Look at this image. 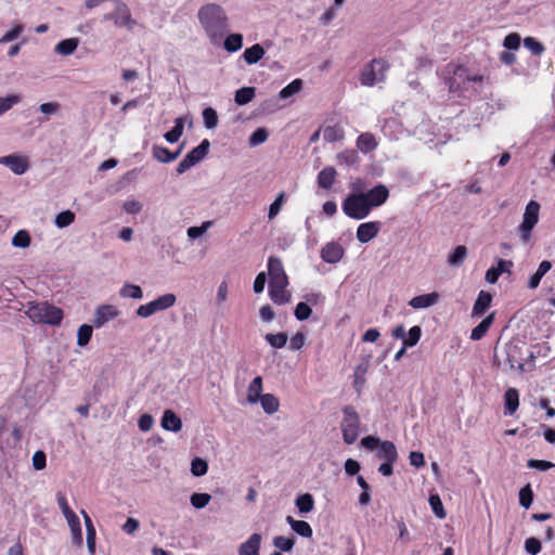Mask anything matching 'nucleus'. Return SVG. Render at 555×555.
Instances as JSON below:
<instances>
[{
    "label": "nucleus",
    "instance_id": "obj_1",
    "mask_svg": "<svg viewBox=\"0 0 555 555\" xmlns=\"http://www.w3.org/2000/svg\"><path fill=\"white\" fill-rule=\"evenodd\" d=\"M441 76L451 96L459 99L479 96L482 93L483 85L488 82L485 75L455 63L447 64Z\"/></svg>",
    "mask_w": 555,
    "mask_h": 555
},
{
    "label": "nucleus",
    "instance_id": "obj_2",
    "mask_svg": "<svg viewBox=\"0 0 555 555\" xmlns=\"http://www.w3.org/2000/svg\"><path fill=\"white\" fill-rule=\"evenodd\" d=\"M197 18L209 41L219 44L230 26L224 9L217 3L205 4L199 8Z\"/></svg>",
    "mask_w": 555,
    "mask_h": 555
},
{
    "label": "nucleus",
    "instance_id": "obj_3",
    "mask_svg": "<svg viewBox=\"0 0 555 555\" xmlns=\"http://www.w3.org/2000/svg\"><path fill=\"white\" fill-rule=\"evenodd\" d=\"M26 313L33 321L50 325H59L63 320L62 309L47 301L36 304L30 302Z\"/></svg>",
    "mask_w": 555,
    "mask_h": 555
},
{
    "label": "nucleus",
    "instance_id": "obj_4",
    "mask_svg": "<svg viewBox=\"0 0 555 555\" xmlns=\"http://www.w3.org/2000/svg\"><path fill=\"white\" fill-rule=\"evenodd\" d=\"M361 446L369 451L376 450L375 456L383 462L398 461L397 448L391 441H382L378 437L366 436L361 439Z\"/></svg>",
    "mask_w": 555,
    "mask_h": 555
},
{
    "label": "nucleus",
    "instance_id": "obj_5",
    "mask_svg": "<svg viewBox=\"0 0 555 555\" xmlns=\"http://www.w3.org/2000/svg\"><path fill=\"white\" fill-rule=\"evenodd\" d=\"M389 69V64L383 59H374L365 64L361 70L360 81L361 85L373 87L376 83L383 82L386 79V73Z\"/></svg>",
    "mask_w": 555,
    "mask_h": 555
},
{
    "label": "nucleus",
    "instance_id": "obj_6",
    "mask_svg": "<svg viewBox=\"0 0 555 555\" xmlns=\"http://www.w3.org/2000/svg\"><path fill=\"white\" fill-rule=\"evenodd\" d=\"M341 208L347 217L354 220L365 219L372 211L361 192L348 194L343 201Z\"/></svg>",
    "mask_w": 555,
    "mask_h": 555
},
{
    "label": "nucleus",
    "instance_id": "obj_7",
    "mask_svg": "<svg viewBox=\"0 0 555 555\" xmlns=\"http://www.w3.org/2000/svg\"><path fill=\"white\" fill-rule=\"evenodd\" d=\"M341 433L345 443L352 444L359 437L360 417L353 406L347 405L343 409Z\"/></svg>",
    "mask_w": 555,
    "mask_h": 555
},
{
    "label": "nucleus",
    "instance_id": "obj_8",
    "mask_svg": "<svg viewBox=\"0 0 555 555\" xmlns=\"http://www.w3.org/2000/svg\"><path fill=\"white\" fill-rule=\"evenodd\" d=\"M540 204L537 201H530L525 208L522 221L518 227L519 236L522 243H528L531 238V232L539 222Z\"/></svg>",
    "mask_w": 555,
    "mask_h": 555
},
{
    "label": "nucleus",
    "instance_id": "obj_9",
    "mask_svg": "<svg viewBox=\"0 0 555 555\" xmlns=\"http://www.w3.org/2000/svg\"><path fill=\"white\" fill-rule=\"evenodd\" d=\"M176 302V295L172 293H166L147 304L139 306L138 309L135 310V314L139 318L146 319L157 312L165 311L173 307Z\"/></svg>",
    "mask_w": 555,
    "mask_h": 555
},
{
    "label": "nucleus",
    "instance_id": "obj_10",
    "mask_svg": "<svg viewBox=\"0 0 555 555\" xmlns=\"http://www.w3.org/2000/svg\"><path fill=\"white\" fill-rule=\"evenodd\" d=\"M104 21H113L117 27H125L128 30H132L137 25V22L131 17L128 5L124 2H118L113 12L103 15Z\"/></svg>",
    "mask_w": 555,
    "mask_h": 555
},
{
    "label": "nucleus",
    "instance_id": "obj_11",
    "mask_svg": "<svg viewBox=\"0 0 555 555\" xmlns=\"http://www.w3.org/2000/svg\"><path fill=\"white\" fill-rule=\"evenodd\" d=\"M269 284H288V278L285 273L283 262L280 258L270 256L268 259Z\"/></svg>",
    "mask_w": 555,
    "mask_h": 555
},
{
    "label": "nucleus",
    "instance_id": "obj_12",
    "mask_svg": "<svg viewBox=\"0 0 555 555\" xmlns=\"http://www.w3.org/2000/svg\"><path fill=\"white\" fill-rule=\"evenodd\" d=\"M361 194L365 197L370 209L373 210V208H377L387 202L389 197V190L384 184H377L367 192H361Z\"/></svg>",
    "mask_w": 555,
    "mask_h": 555
},
{
    "label": "nucleus",
    "instance_id": "obj_13",
    "mask_svg": "<svg viewBox=\"0 0 555 555\" xmlns=\"http://www.w3.org/2000/svg\"><path fill=\"white\" fill-rule=\"evenodd\" d=\"M119 311L118 309L113 305H101L99 306L93 315V326L95 328H101L104 324L112 321L116 317H118Z\"/></svg>",
    "mask_w": 555,
    "mask_h": 555
},
{
    "label": "nucleus",
    "instance_id": "obj_14",
    "mask_svg": "<svg viewBox=\"0 0 555 555\" xmlns=\"http://www.w3.org/2000/svg\"><path fill=\"white\" fill-rule=\"evenodd\" d=\"M345 255L344 247L337 242L326 243L321 249V258L326 263H337Z\"/></svg>",
    "mask_w": 555,
    "mask_h": 555
},
{
    "label": "nucleus",
    "instance_id": "obj_15",
    "mask_svg": "<svg viewBox=\"0 0 555 555\" xmlns=\"http://www.w3.org/2000/svg\"><path fill=\"white\" fill-rule=\"evenodd\" d=\"M380 225L382 224L379 221H369L361 223L357 229V240L362 244L369 243L377 236L380 230Z\"/></svg>",
    "mask_w": 555,
    "mask_h": 555
},
{
    "label": "nucleus",
    "instance_id": "obj_16",
    "mask_svg": "<svg viewBox=\"0 0 555 555\" xmlns=\"http://www.w3.org/2000/svg\"><path fill=\"white\" fill-rule=\"evenodd\" d=\"M0 164L9 167L12 172L18 176L25 173L29 168L27 159L18 155H8L0 157Z\"/></svg>",
    "mask_w": 555,
    "mask_h": 555
},
{
    "label": "nucleus",
    "instance_id": "obj_17",
    "mask_svg": "<svg viewBox=\"0 0 555 555\" xmlns=\"http://www.w3.org/2000/svg\"><path fill=\"white\" fill-rule=\"evenodd\" d=\"M492 301V295L486 291H480L473 306L472 317L480 318L488 310Z\"/></svg>",
    "mask_w": 555,
    "mask_h": 555
},
{
    "label": "nucleus",
    "instance_id": "obj_18",
    "mask_svg": "<svg viewBox=\"0 0 555 555\" xmlns=\"http://www.w3.org/2000/svg\"><path fill=\"white\" fill-rule=\"evenodd\" d=\"M160 425L165 430L178 433L182 428V421L172 410H165Z\"/></svg>",
    "mask_w": 555,
    "mask_h": 555
},
{
    "label": "nucleus",
    "instance_id": "obj_19",
    "mask_svg": "<svg viewBox=\"0 0 555 555\" xmlns=\"http://www.w3.org/2000/svg\"><path fill=\"white\" fill-rule=\"evenodd\" d=\"M439 298L440 296L436 292L418 295L409 301V306H411L413 309H425L436 305L439 301Z\"/></svg>",
    "mask_w": 555,
    "mask_h": 555
},
{
    "label": "nucleus",
    "instance_id": "obj_20",
    "mask_svg": "<svg viewBox=\"0 0 555 555\" xmlns=\"http://www.w3.org/2000/svg\"><path fill=\"white\" fill-rule=\"evenodd\" d=\"M261 543V535L253 533L244 543L238 547V555H259Z\"/></svg>",
    "mask_w": 555,
    "mask_h": 555
},
{
    "label": "nucleus",
    "instance_id": "obj_21",
    "mask_svg": "<svg viewBox=\"0 0 555 555\" xmlns=\"http://www.w3.org/2000/svg\"><path fill=\"white\" fill-rule=\"evenodd\" d=\"M519 406V393L515 388H508L504 393V414L512 416Z\"/></svg>",
    "mask_w": 555,
    "mask_h": 555
},
{
    "label": "nucleus",
    "instance_id": "obj_22",
    "mask_svg": "<svg viewBox=\"0 0 555 555\" xmlns=\"http://www.w3.org/2000/svg\"><path fill=\"white\" fill-rule=\"evenodd\" d=\"M210 142L207 139H204L199 145L191 150L185 157L188 162L192 163L194 166L201 163L209 152Z\"/></svg>",
    "mask_w": 555,
    "mask_h": 555
},
{
    "label": "nucleus",
    "instance_id": "obj_23",
    "mask_svg": "<svg viewBox=\"0 0 555 555\" xmlns=\"http://www.w3.org/2000/svg\"><path fill=\"white\" fill-rule=\"evenodd\" d=\"M288 284H269V296L276 305H283L289 301L291 295L286 292Z\"/></svg>",
    "mask_w": 555,
    "mask_h": 555
},
{
    "label": "nucleus",
    "instance_id": "obj_24",
    "mask_svg": "<svg viewBox=\"0 0 555 555\" xmlns=\"http://www.w3.org/2000/svg\"><path fill=\"white\" fill-rule=\"evenodd\" d=\"M286 522L300 537L309 539L313 534L311 526L305 520H296L292 516H287Z\"/></svg>",
    "mask_w": 555,
    "mask_h": 555
},
{
    "label": "nucleus",
    "instance_id": "obj_25",
    "mask_svg": "<svg viewBox=\"0 0 555 555\" xmlns=\"http://www.w3.org/2000/svg\"><path fill=\"white\" fill-rule=\"evenodd\" d=\"M336 170L334 167H325L318 173V184L324 190H330L335 183Z\"/></svg>",
    "mask_w": 555,
    "mask_h": 555
},
{
    "label": "nucleus",
    "instance_id": "obj_26",
    "mask_svg": "<svg viewBox=\"0 0 555 555\" xmlns=\"http://www.w3.org/2000/svg\"><path fill=\"white\" fill-rule=\"evenodd\" d=\"M262 378L260 376H256L249 384L247 388V402L249 404H255L262 397Z\"/></svg>",
    "mask_w": 555,
    "mask_h": 555
},
{
    "label": "nucleus",
    "instance_id": "obj_27",
    "mask_svg": "<svg viewBox=\"0 0 555 555\" xmlns=\"http://www.w3.org/2000/svg\"><path fill=\"white\" fill-rule=\"evenodd\" d=\"M266 54L263 47L259 43L247 48L243 53V59L248 65L258 63Z\"/></svg>",
    "mask_w": 555,
    "mask_h": 555
},
{
    "label": "nucleus",
    "instance_id": "obj_28",
    "mask_svg": "<svg viewBox=\"0 0 555 555\" xmlns=\"http://www.w3.org/2000/svg\"><path fill=\"white\" fill-rule=\"evenodd\" d=\"M494 313L487 315L476 327L472 330L470 339L480 340L489 331L490 326L494 321Z\"/></svg>",
    "mask_w": 555,
    "mask_h": 555
},
{
    "label": "nucleus",
    "instance_id": "obj_29",
    "mask_svg": "<svg viewBox=\"0 0 555 555\" xmlns=\"http://www.w3.org/2000/svg\"><path fill=\"white\" fill-rule=\"evenodd\" d=\"M79 39L78 38H68L61 40L55 47L54 52L60 55H72L76 49L78 48Z\"/></svg>",
    "mask_w": 555,
    "mask_h": 555
},
{
    "label": "nucleus",
    "instance_id": "obj_30",
    "mask_svg": "<svg viewBox=\"0 0 555 555\" xmlns=\"http://www.w3.org/2000/svg\"><path fill=\"white\" fill-rule=\"evenodd\" d=\"M551 268H552V262L548 260H543L539 264V268L535 271V273L530 276V279L528 281V288L535 289L539 286L542 278L551 270Z\"/></svg>",
    "mask_w": 555,
    "mask_h": 555
},
{
    "label": "nucleus",
    "instance_id": "obj_31",
    "mask_svg": "<svg viewBox=\"0 0 555 555\" xmlns=\"http://www.w3.org/2000/svg\"><path fill=\"white\" fill-rule=\"evenodd\" d=\"M468 250L466 246L459 245L454 248V250L448 256V264L453 268L461 267L465 259L467 258Z\"/></svg>",
    "mask_w": 555,
    "mask_h": 555
},
{
    "label": "nucleus",
    "instance_id": "obj_32",
    "mask_svg": "<svg viewBox=\"0 0 555 555\" xmlns=\"http://www.w3.org/2000/svg\"><path fill=\"white\" fill-rule=\"evenodd\" d=\"M258 402H260L264 413L269 415L278 412L280 406L278 398L272 393H263L262 397L258 400Z\"/></svg>",
    "mask_w": 555,
    "mask_h": 555
},
{
    "label": "nucleus",
    "instance_id": "obj_33",
    "mask_svg": "<svg viewBox=\"0 0 555 555\" xmlns=\"http://www.w3.org/2000/svg\"><path fill=\"white\" fill-rule=\"evenodd\" d=\"M357 146L361 152L370 153L376 149L377 142L373 134L365 132L358 137Z\"/></svg>",
    "mask_w": 555,
    "mask_h": 555
},
{
    "label": "nucleus",
    "instance_id": "obj_34",
    "mask_svg": "<svg viewBox=\"0 0 555 555\" xmlns=\"http://www.w3.org/2000/svg\"><path fill=\"white\" fill-rule=\"evenodd\" d=\"M243 47V35L241 34H230L225 37L223 41V48L225 51L230 53L237 52Z\"/></svg>",
    "mask_w": 555,
    "mask_h": 555
},
{
    "label": "nucleus",
    "instance_id": "obj_35",
    "mask_svg": "<svg viewBox=\"0 0 555 555\" xmlns=\"http://www.w3.org/2000/svg\"><path fill=\"white\" fill-rule=\"evenodd\" d=\"M295 505L300 514L310 513L314 507V500L310 493L300 494L295 500Z\"/></svg>",
    "mask_w": 555,
    "mask_h": 555
},
{
    "label": "nucleus",
    "instance_id": "obj_36",
    "mask_svg": "<svg viewBox=\"0 0 555 555\" xmlns=\"http://www.w3.org/2000/svg\"><path fill=\"white\" fill-rule=\"evenodd\" d=\"M119 296L122 298L142 299L143 291L139 285L125 283L119 289Z\"/></svg>",
    "mask_w": 555,
    "mask_h": 555
},
{
    "label": "nucleus",
    "instance_id": "obj_37",
    "mask_svg": "<svg viewBox=\"0 0 555 555\" xmlns=\"http://www.w3.org/2000/svg\"><path fill=\"white\" fill-rule=\"evenodd\" d=\"M67 524L72 531V540L73 543L77 546H81L83 539H82V531H81V525L78 516H75L70 519H67Z\"/></svg>",
    "mask_w": 555,
    "mask_h": 555
},
{
    "label": "nucleus",
    "instance_id": "obj_38",
    "mask_svg": "<svg viewBox=\"0 0 555 555\" xmlns=\"http://www.w3.org/2000/svg\"><path fill=\"white\" fill-rule=\"evenodd\" d=\"M256 94L254 87H243L235 92L234 101L237 105H245L249 103Z\"/></svg>",
    "mask_w": 555,
    "mask_h": 555
},
{
    "label": "nucleus",
    "instance_id": "obj_39",
    "mask_svg": "<svg viewBox=\"0 0 555 555\" xmlns=\"http://www.w3.org/2000/svg\"><path fill=\"white\" fill-rule=\"evenodd\" d=\"M369 369V363H361L357 365L354 370V380H353V387L356 388L357 392H360L365 384V374Z\"/></svg>",
    "mask_w": 555,
    "mask_h": 555
},
{
    "label": "nucleus",
    "instance_id": "obj_40",
    "mask_svg": "<svg viewBox=\"0 0 555 555\" xmlns=\"http://www.w3.org/2000/svg\"><path fill=\"white\" fill-rule=\"evenodd\" d=\"M323 139L326 142L333 143L344 138V131L338 126H327L322 131Z\"/></svg>",
    "mask_w": 555,
    "mask_h": 555
},
{
    "label": "nucleus",
    "instance_id": "obj_41",
    "mask_svg": "<svg viewBox=\"0 0 555 555\" xmlns=\"http://www.w3.org/2000/svg\"><path fill=\"white\" fill-rule=\"evenodd\" d=\"M152 154L156 160L164 164H169L175 160V155H171V152L165 146L154 145Z\"/></svg>",
    "mask_w": 555,
    "mask_h": 555
},
{
    "label": "nucleus",
    "instance_id": "obj_42",
    "mask_svg": "<svg viewBox=\"0 0 555 555\" xmlns=\"http://www.w3.org/2000/svg\"><path fill=\"white\" fill-rule=\"evenodd\" d=\"M92 326L93 325H88V324H82L79 326V328L77 331V345L78 346L85 347L86 345H88V343L90 341V339L92 337V333H93Z\"/></svg>",
    "mask_w": 555,
    "mask_h": 555
},
{
    "label": "nucleus",
    "instance_id": "obj_43",
    "mask_svg": "<svg viewBox=\"0 0 555 555\" xmlns=\"http://www.w3.org/2000/svg\"><path fill=\"white\" fill-rule=\"evenodd\" d=\"M302 88V81L300 79H295L292 82H289L286 87H284L280 93V99H288L293 96L294 94L298 93Z\"/></svg>",
    "mask_w": 555,
    "mask_h": 555
},
{
    "label": "nucleus",
    "instance_id": "obj_44",
    "mask_svg": "<svg viewBox=\"0 0 555 555\" xmlns=\"http://www.w3.org/2000/svg\"><path fill=\"white\" fill-rule=\"evenodd\" d=\"M264 339L271 347L281 349V348L285 347L288 337H287L286 333H278V334L269 333L264 336Z\"/></svg>",
    "mask_w": 555,
    "mask_h": 555
},
{
    "label": "nucleus",
    "instance_id": "obj_45",
    "mask_svg": "<svg viewBox=\"0 0 555 555\" xmlns=\"http://www.w3.org/2000/svg\"><path fill=\"white\" fill-rule=\"evenodd\" d=\"M340 165L353 166L359 162V155L354 150H347L337 155Z\"/></svg>",
    "mask_w": 555,
    "mask_h": 555
},
{
    "label": "nucleus",
    "instance_id": "obj_46",
    "mask_svg": "<svg viewBox=\"0 0 555 555\" xmlns=\"http://www.w3.org/2000/svg\"><path fill=\"white\" fill-rule=\"evenodd\" d=\"M75 221V214L70 210H64L56 215L54 223L57 228L63 229L70 225Z\"/></svg>",
    "mask_w": 555,
    "mask_h": 555
},
{
    "label": "nucleus",
    "instance_id": "obj_47",
    "mask_svg": "<svg viewBox=\"0 0 555 555\" xmlns=\"http://www.w3.org/2000/svg\"><path fill=\"white\" fill-rule=\"evenodd\" d=\"M204 125L207 129H214L218 125V114L212 107H206L203 113Z\"/></svg>",
    "mask_w": 555,
    "mask_h": 555
},
{
    "label": "nucleus",
    "instance_id": "obj_48",
    "mask_svg": "<svg viewBox=\"0 0 555 555\" xmlns=\"http://www.w3.org/2000/svg\"><path fill=\"white\" fill-rule=\"evenodd\" d=\"M295 544L294 538H286L283 535H278L273 539V545L279 548L281 552L289 553L292 552Z\"/></svg>",
    "mask_w": 555,
    "mask_h": 555
},
{
    "label": "nucleus",
    "instance_id": "obj_49",
    "mask_svg": "<svg viewBox=\"0 0 555 555\" xmlns=\"http://www.w3.org/2000/svg\"><path fill=\"white\" fill-rule=\"evenodd\" d=\"M31 238L27 231L20 230L15 233L12 238V245L14 247L26 248L30 245Z\"/></svg>",
    "mask_w": 555,
    "mask_h": 555
},
{
    "label": "nucleus",
    "instance_id": "obj_50",
    "mask_svg": "<svg viewBox=\"0 0 555 555\" xmlns=\"http://www.w3.org/2000/svg\"><path fill=\"white\" fill-rule=\"evenodd\" d=\"M21 102V96L18 94H12L8 96H0V116L10 111L13 105Z\"/></svg>",
    "mask_w": 555,
    "mask_h": 555
},
{
    "label": "nucleus",
    "instance_id": "obj_51",
    "mask_svg": "<svg viewBox=\"0 0 555 555\" xmlns=\"http://www.w3.org/2000/svg\"><path fill=\"white\" fill-rule=\"evenodd\" d=\"M429 504L434 512V514L440 518L443 519L446 517V511L443 508L442 501L438 494H430L429 496Z\"/></svg>",
    "mask_w": 555,
    "mask_h": 555
},
{
    "label": "nucleus",
    "instance_id": "obj_52",
    "mask_svg": "<svg viewBox=\"0 0 555 555\" xmlns=\"http://www.w3.org/2000/svg\"><path fill=\"white\" fill-rule=\"evenodd\" d=\"M532 501H533V492H532L531 486L528 483L527 486L521 488L519 491V504L524 508L528 509L531 506Z\"/></svg>",
    "mask_w": 555,
    "mask_h": 555
},
{
    "label": "nucleus",
    "instance_id": "obj_53",
    "mask_svg": "<svg viewBox=\"0 0 555 555\" xmlns=\"http://www.w3.org/2000/svg\"><path fill=\"white\" fill-rule=\"evenodd\" d=\"M211 500V495L208 493H193L190 498L192 506L196 509L204 508Z\"/></svg>",
    "mask_w": 555,
    "mask_h": 555
},
{
    "label": "nucleus",
    "instance_id": "obj_54",
    "mask_svg": "<svg viewBox=\"0 0 555 555\" xmlns=\"http://www.w3.org/2000/svg\"><path fill=\"white\" fill-rule=\"evenodd\" d=\"M268 130L266 128H257L249 137V145L258 146L267 141L268 139Z\"/></svg>",
    "mask_w": 555,
    "mask_h": 555
},
{
    "label": "nucleus",
    "instance_id": "obj_55",
    "mask_svg": "<svg viewBox=\"0 0 555 555\" xmlns=\"http://www.w3.org/2000/svg\"><path fill=\"white\" fill-rule=\"evenodd\" d=\"M524 46L533 54L541 55L544 52V46L533 37L524 39Z\"/></svg>",
    "mask_w": 555,
    "mask_h": 555
},
{
    "label": "nucleus",
    "instance_id": "obj_56",
    "mask_svg": "<svg viewBox=\"0 0 555 555\" xmlns=\"http://www.w3.org/2000/svg\"><path fill=\"white\" fill-rule=\"evenodd\" d=\"M208 470V464L205 460L196 457L191 463V473L195 477L204 476Z\"/></svg>",
    "mask_w": 555,
    "mask_h": 555
},
{
    "label": "nucleus",
    "instance_id": "obj_57",
    "mask_svg": "<svg viewBox=\"0 0 555 555\" xmlns=\"http://www.w3.org/2000/svg\"><path fill=\"white\" fill-rule=\"evenodd\" d=\"M311 313H312V309L310 308V306L307 302H302V301L297 304L295 311H294L295 318L298 321L308 320L310 318Z\"/></svg>",
    "mask_w": 555,
    "mask_h": 555
},
{
    "label": "nucleus",
    "instance_id": "obj_58",
    "mask_svg": "<svg viewBox=\"0 0 555 555\" xmlns=\"http://www.w3.org/2000/svg\"><path fill=\"white\" fill-rule=\"evenodd\" d=\"M422 336V330L420 326L415 325L410 328L408 336H405V339L403 344L408 347L415 346Z\"/></svg>",
    "mask_w": 555,
    "mask_h": 555
},
{
    "label": "nucleus",
    "instance_id": "obj_59",
    "mask_svg": "<svg viewBox=\"0 0 555 555\" xmlns=\"http://www.w3.org/2000/svg\"><path fill=\"white\" fill-rule=\"evenodd\" d=\"M285 199V193H280L269 207L268 218L272 220L278 216Z\"/></svg>",
    "mask_w": 555,
    "mask_h": 555
},
{
    "label": "nucleus",
    "instance_id": "obj_60",
    "mask_svg": "<svg viewBox=\"0 0 555 555\" xmlns=\"http://www.w3.org/2000/svg\"><path fill=\"white\" fill-rule=\"evenodd\" d=\"M211 221H205L201 227H190L188 229V236L191 240L198 238L211 227Z\"/></svg>",
    "mask_w": 555,
    "mask_h": 555
},
{
    "label": "nucleus",
    "instance_id": "obj_61",
    "mask_svg": "<svg viewBox=\"0 0 555 555\" xmlns=\"http://www.w3.org/2000/svg\"><path fill=\"white\" fill-rule=\"evenodd\" d=\"M24 31V26L22 24H16L12 29L7 31L2 38L0 39V44L3 42H10L18 38V36Z\"/></svg>",
    "mask_w": 555,
    "mask_h": 555
},
{
    "label": "nucleus",
    "instance_id": "obj_62",
    "mask_svg": "<svg viewBox=\"0 0 555 555\" xmlns=\"http://www.w3.org/2000/svg\"><path fill=\"white\" fill-rule=\"evenodd\" d=\"M525 550L530 555H537L541 551V542L539 539L531 537L525 541Z\"/></svg>",
    "mask_w": 555,
    "mask_h": 555
},
{
    "label": "nucleus",
    "instance_id": "obj_63",
    "mask_svg": "<svg viewBox=\"0 0 555 555\" xmlns=\"http://www.w3.org/2000/svg\"><path fill=\"white\" fill-rule=\"evenodd\" d=\"M504 48L507 50H517L520 47V36L516 33H512L504 38Z\"/></svg>",
    "mask_w": 555,
    "mask_h": 555
},
{
    "label": "nucleus",
    "instance_id": "obj_64",
    "mask_svg": "<svg viewBox=\"0 0 555 555\" xmlns=\"http://www.w3.org/2000/svg\"><path fill=\"white\" fill-rule=\"evenodd\" d=\"M33 467L36 470H42L47 465V456L43 451H36L31 459Z\"/></svg>",
    "mask_w": 555,
    "mask_h": 555
}]
</instances>
